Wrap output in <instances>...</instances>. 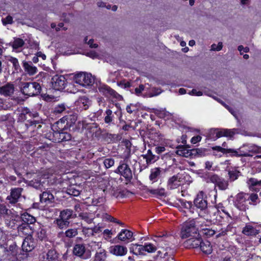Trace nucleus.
<instances>
[{
	"label": "nucleus",
	"mask_w": 261,
	"mask_h": 261,
	"mask_svg": "<svg viewBox=\"0 0 261 261\" xmlns=\"http://www.w3.org/2000/svg\"><path fill=\"white\" fill-rule=\"evenodd\" d=\"M161 172L162 170L160 168H155L151 170L149 179L152 183L158 180V178L160 175Z\"/></svg>",
	"instance_id": "nucleus-31"
},
{
	"label": "nucleus",
	"mask_w": 261,
	"mask_h": 261,
	"mask_svg": "<svg viewBox=\"0 0 261 261\" xmlns=\"http://www.w3.org/2000/svg\"><path fill=\"white\" fill-rule=\"evenodd\" d=\"M118 86H120L121 87L126 88L129 87L130 86V83L128 82H125L124 81H121L117 83Z\"/></svg>",
	"instance_id": "nucleus-64"
},
{
	"label": "nucleus",
	"mask_w": 261,
	"mask_h": 261,
	"mask_svg": "<svg viewBox=\"0 0 261 261\" xmlns=\"http://www.w3.org/2000/svg\"><path fill=\"white\" fill-rule=\"evenodd\" d=\"M195 206L201 210H205L207 206L206 196L203 191L199 192L194 201Z\"/></svg>",
	"instance_id": "nucleus-12"
},
{
	"label": "nucleus",
	"mask_w": 261,
	"mask_h": 261,
	"mask_svg": "<svg viewBox=\"0 0 261 261\" xmlns=\"http://www.w3.org/2000/svg\"><path fill=\"white\" fill-rule=\"evenodd\" d=\"M213 150H216L219 152H221L223 154L231 153V156H235L237 157L245 156L247 157L249 156H252L248 154L247 152L242 150V148H238L237 149H226L222 148L219 146H216L212 147Z\"/></svg>",
	"instance_id": "nucleus-7"
},
{
	"label": "nucleus",
	"mask_w": 261,
	"mask_h": 261,
	"mask_svg": "<svg viewBox=\"0 0 261 261\" xmlns=\"http://www.w3.org/2000/svg\"><path fill=\"white\" fill-rule=\"evenodd\" d=\"M115 172L119 173L120 175L124 177L125 180L127 181H130L133 178L132 172L130 168L128 165L124 163H120L117 170L115 171Z\"/></svg>",
	"instance_id": "nucleus-10"
},
{
	"label": "nucleus",
	"mask_w": 261,
	"mask_h": 261,
	"mask_svg": "<svg viewBox=\"0 0 261 261\" xmlns=\"http://www.w3.org/2000/svg\"><path fill=\"white\" fill-rule=\"evenodd\" d=\"M207 150L204 148H197V157L205 156L206 154Z\"/></svg>",
	"instance_id": "nucleus-62"
},
{
	"label": "nucleus",
	"mask_w": 261,
	"mask_h": 261,
	"mask_svg": "<svg viewBox=\"0 0 261 261\" xmlns=\"http://www.w3.org/2000/svg\"><path fill=\"white\" fill-rule=\"evenodd\" d=\"M8 61L13 64V66L16 71H17L20 69V65L19 64L18 60L16 58L10 57L8 59Z\"/></svg>",
	"instance_id": "nucleus-50"
},
{
	"label": "nucleus",
	"mask_w": 261,
	"mask_h": 261,
	"mask_svg": "<svg viewBox=\"0 0 261 261\" xmlns=\"http://www.w3.org/2000/svg\"><path fill=\"white\" fill-rule=\"evenodd\" d=\"M109 252L116 256H123L127 254V249L125 246L120 245L111 246L109 248Z\"/></svg>",
	"instance_id": "nucleus-13"
},
{
	"label": "nucleus",
	"mask_w": 261,
	"mask_h": 261,
	"mask_svg": "<svg viewBox=\"0 0 261 261\" xmlns=\"http://www.w3.org/2000/svg\"><path fill=\"white\" fill-rule=\"evenodd\" d=\"M154 113L158 117L160 118H164L165 117V116L167 115V113H168V112H166L165 110L161 109V110H158L155 109L154 111Z\"/></svg>",
	"instance_id": "nucleus-53"
},
{
	"label": "nucleus",
	"mask_w": 261,
	"mask_h": 261,
	"mask_svg": "<svg viewBox=\"0 0 261 261\" xmlns=\"http://www.w3.org/2000/svg\"><path fill=\"white\" fill-rule=\"evenodd\" d=\"M20 88L21 93L29 96L38 95L41 91L40 84L36 82H21Z\"/></svg>",
	"instance_id": "nucleus-2"
},
{
	"label": "nucleus",
	"mask_w": 261,
	"mask_h": 261,
	"mask_svg": "<svg viewBox=\"0 0 261 261\" xmlns=\"http://www.w3.org/2000/svg\"><path fill=\"white\" fill-rule=\"evenodd\" d=\"M240 148H242V150L247 152L248 154L252 155L250 153H261V147L255 144H245Z\"/></svg>",
	"instance_id": "nucleus-17"
},
{
	"label": "nucleus",
	"mask_w": 261,
	"mask_h": 261,
	"mask_svg": "<svg viewBox=\"0 0 261 261\" xmlns=\"http://www.w3.org/2000/svg\"><path fill=\"white\" fill-rule=\"evenodd\" d=\"M35 247V243L31 237H27L22 244V249L23 251L29 252Z\"/></svg>",
	"instance_id": "nucleus-19"
},
{
	"label": "nucleus",
	"mask_w": 261,
	"mask_h": 261,
	"mask_svg": "<svg viewBox=\"0 0 261 261\" xmlns=\"http://www.w3.org/2000/svg\"><path fill=\"white\" fill-rule=\"evenodd\" d=\"M239 133L238 129H225L224 137L232 138L235 134Z\"/></svg>",
	"instance_id": "nucleus-48"
},
{
	"label": "nucleus",
	"mask_w": 261,
	"mask_h": 261,
	"mask_svg": "<svg viewBox=\"0 0 261 261\" xmlns=\"http://www.w3.org/2000/svg\"><path fill=\"white\" fill-rule=\"evenodd\" d=\"M248 193L240 192L236 195V205L240 211H249V205L246 203Z\"/></svg>",
	"instance_id": "nucleus-9"
},
{
	"label": "nucleus",
	"mask_w": 261,
	"mask_h": 261,
	"mask_svg": "<svg viewBox=\"0 0 261 261\" xmlns=\"http://www.w3.org/2000/svg\"><path fill=\"white\" fill-rule=\"evenodd\" d=\"M144 159L146 160V163L147 164L154 162L159 157H156L155 155L153 154L151 150L149 149L147 150V152L146 154L142 155Z\"/></svg>",
	"instance_id": "nucleus-35"
},
{
	"label": "nucleus",
	"mask_w": 261,
	"mask_h": 261,
	"mask_svg": "<svg viewBox=\"0 0 261 261\" xmlns=\"http://www.w3.org/2000/svg\"><path fill=\"white\" fill-rule=\"evenodd\" d=\"M247 184L250 190L258 191L261 186V180H258L254 178H250L248 180Z\"/></svg>",
	"instance_id": "nucleus-23"
},
{
	"label": "nucleus",
	"mask_w": 261,
	"mask_h": 261,
	"mask_svg": "<svg viewBox=\"0 0 261 261\" xmlns=\"http://www.w3.org/2000/svg\"><path fill=\"white\" fill-rule=\"evenodd\" d=\"M199 246L201 251L205 254H209L212 252V247L211 246V243L208 241H201Z\"/></svg>",
	"instance_id": "nucleus-32"
},
{
	"label": "nucleus",
	"mask_w": 261,
	"mask_h": 261,
	"mask_svg": "<svg viewBox=\"0 0 261 261\" xmlns=\"http://www.w3.org/2000/svg\"><path fill=\"white\" fill-rule=\"evenodd\" d=\"M202 229L204 230V234L207 236H213L215 233H218L217 234V237H219L225 235L227 232L226 229L222 228L219 229L217 228L214 229L205 228H202Z\"/></svg>",
	"instance_id": "nucleus-21"
},
{
	"label": "nucleus",
	"mask_w": 261,
	"mask_h": 261,
	"mask_svg": "<svg viewBox=\"0 0 261 261\" xmlns=\"http://www.w3.org/2000/svg\"><path fill=\"white\" fill-rule=\"evenodd\" d=\"M22 190L23 189L21 188L12 189L10 195L7 196L6 199L10 203L15 204L17 202L18 199L20 198Z\"/></svg>",
	"instance_id": "nucleus-16"
},
{
	"label": "nucleus",
	"mask_w": 261,
	"mask_h": 261,
	"mask_svg": "<svg viewBox=\"0 0 261 261\" xmlns=\"http://www.w3.org/2000/svg\"><path fill=\"white\" fill-rule=\"evenodd\" d=\"M247 200L249 201V204L255 206L259 203L258 195L255 193H248Z\"/></svg>",
	"instance_id": "nucleus-34"
},
{
	"label": "nucleus",
	"mask_w": 261,
	"mask_h": 261,
	"mask_svg": "<svg viewBox=\"0 0 261 261\" xmlns=\"http://www.w3.org/2000/svg\"><path fill=\"white\" fill-rule=\"evenodd\" d=\"M181 205L183 207H184V208H186V209H187V210H188L189 211H190V209L192 207V202H189V201H182L181 202Z\"/></svg>",
	"instance_id": "nucleus-60"
},
{
	"label": "nucleus",
	"mask_w": 261,
	"mask_h": 261,
	"mask_svg": "<svg viewBox=\"0 0 261 261\" xmlns=\"http://www.w3.org/2000/svg\"><path fill=\"white\" fill-rule=\"evenodd\" d=\"M51 87L55 90L61 91L67 85V80L64 75L56 74L51 78Z\"/></svg>",
	"instance_id": "nucleus-8"
},
{
	"label": "nucleus",
	"mask_w": 261,
	"mask_h": 261,
	"mask_svg": "<svg viewBox=\"0 0 261 261\" xmlns=\"http://www.w3.org/2000/svg\"><path fill=\"white\" fill-rule=\"evenodd\" d=\"M40 200L45 204H50L54 201V196L49 191H44L40 195Z\"/></svg>",
	"instance_id": "nucleus-20"
},
{
	"label": "nucleus",
	"mask_w": 261,
	"mask_h": 261,
	"mask_svg": "<svg viewBox=\"0 0 261 261\" xmlns=\"http://www.w3.org/2000/svg\"><path fill=\"white\" fill-rule=\"evenodd\" d=\"M204 179L206 182L214 184L215 187H218L220 190L224 191L228 188V181L220 177L217 174L214 173L206 174L205 175Z\"/></svg>",
	"instance_id": "nucleus-3"
},
{
	"label": "nucleus",
	"mask_w": 261,
	"mask_h": 261,
	"mask_svg": "<svg viewBox=\"0 0 261 261\" xmlns=\"http://www.w3.org/2000/svg\"><path fill=\"white\" fill-rule=\"evenodd\" d=\"M106 116L105 117V122L109 125L114 124V116L113 112L110 109H107L106 112Z\"/></svg>",
	"instance_id": "nucleus-36"
},
{
	"label": "nucleus",
	"mask_w": 261,
	"mask_h": 261,
	"mask_svg": "<svg viewBox=\"0 0 261 261\" xmlns=\"http://www.w3.org/2000/svg\"><path fill=\"white\" fill-rule=\"evenodd\" d=\"M73 214V211L70 209H66L60 212L59 217L63 220L68 221L71 218Z\"/></svg>",
	"instance_id": "nucleus-37"
},
{
	"label": "nucleus",
	"mask_w": 261,
	"mask_h": 261,
	"mask_svg": "<svg viewBox=\"0 0 261 261\" xmlns=\"http://www.w3.org/2000/svg\"><path fill=\"white\" fill-rule=\"evenodd\" d=\"M242 232L247 236H256L259 233V230L257 227H254L250 224H247L243 228Z\"/></svg>",
	"instance_id": "nucleus-18"
},
{
	"label": "nucleus",
	"mask_w": 261,
	"mask_h": 261,
	"mask_svg": "<svg viewBox=\"0 0 261 261\" xmlns=\"http://www.w3.org/2000/svg\"><path fill=\"white\" fill-rule=\"evenodd\" d=\"M133 236V233L127 229H122L118 233L117 238L121 241H125L126 240L130 239Z\"/></svg>",
	"instance_id": "nucleus-28"
},
{
	"label": "nucleus",
	"mask_w": 261,
	"mask_h": 261,
	"mask_svg": "<svg viewBox=\"0 0 261 261\" xmlns=\"http://www.w3.org/2000/svg\"><path fill=\"white\" fill-rule=\"evenodd\" d=\"M184 243V246L186 248H196L198 247L201 243V238L198 233V236L190 237Z\"/></svg>",
	"instance_id": "nucleus-14"
},
{
	"label": "nucleus",
	"mask_w": 261,
	"mask_h": 261,
	"mask_svg": "<svg viewBox=\"0 0 261 261\" xmlns=\"http://www.w3.org/2000/svg\"><path fill=\"white\" fill-rule=\"evenodd\" d=\"M159 248H161L162 250H164L165 252L164 253V256H166L169 253V251L171 250L170 247L167 246V244H165V241L163 240L162 238H160V240L158 243Z\"/></svg>",
	"instance_id": "nucleus-44"
},
{
	"label": "nucleus",
	"mask_w": 261,
	"mask_h": 261,
	"mask_svg": "<svg viewBox=\"0 0 261 261\" xmlns=\"http://www.w3.org/2000/svg\"><path fill=\"white\" fill-rule=\"evenodd\" d=\"M102 227L100 226L98 224V225L95 226L94 227L91 228L92 230L93 235L94 236L96 234H98L101 232L102 230Z\"/></svg>",
	"instance_id": "nucleus-57"
},
{
	"label": "nucleus",
	"mask_w": 261,
	"mask_h": 261,
	"mask_svg": "<svg viewBox=\"0 0 261 261\" xmlns=\"http://www.w3.org/2000/svg\"><path fill=\"white\" fill-rule=\"evenodd\" d=\"M38 237L40 240H43L46 236V231L43 228H40L37 233Z\"/></svg>",
	"instance_id": "nucleus-59"
},
{
	"label": "nucleus",
	"mask_w": 261,
	"mask_h": 261,
	"mask_svg": "<svg viewBox=\"0 0 261 261\" xmlns=\"http://www.w3.org/2000/svg\"><path fill=\"white\" fill-rule=\"evenodd\" d=\"M66 107L65 103L59 104L54 108L53 113L56 115L61 114L66 110Z\"/></svg>",
	"instance_id": "nucleus-45"
},
{
	"label": "nucleus",
	"mask_w": 261,
	"mask_h": 261,
	"mask_svg": "<svg viewBox=\"0 0 261 261\" xmlns=\"http://www.w3.org/2000/svg\"><path fill=\"white\" fill-rule=\"evenodd\" d=\"M148 192L151 194L158 196H164L165 195V189L164 188L156 189H148Z\"/></svg>",
	"instance_id": "nucleus-46"
},
{
	"label": "nucleus",
	"mask_w": 261,
	"mask_h": 261,
	"mask_svg": "<svg viewBox=\"0 0 261 261\" xmlns=\"http://www.w3.org/2000/svg\"><path fill=\"white\" fill-rule=\"evenodd\" d=\"M47 138L54 142H61L62 141H69L71 136L67 132H59L52 130L46 134Z\"/></svg>",
	"instance_id": "nucleus-5"
},
{
	"label": "nucleus",
	"mask_w": 261,
	"mask_h": 261,
	"mask_svg": "<svg viewBox=\"0 0 261 261\" xmlns=\"http://www.w3.org/2000/svg\"><path fill=\"white\" fill-rule=\"evenodd\" d=\"M82 233L85 237H89L91 236H93L91 228L86 227L85 226H82Z\"/></svg>",
	"instance_id": "nucleus-51"
},
{
	"label": "nucleus",
	"mask_w": 261,
	"mask_h": 261,
	"mask_svg": "<svg viewBox=\"0 0 261 261\" xmlns=\"http://www.w3.org/2000/svg\"><path fill=\"white\" fill-rule=\"evenodd\" d=\"M106 168H109L114 165V160L112 158L105 159L103 162Z\"/></svg>",
	"instance_id": "nucleus-52"
},
{
	"label": "nucleus",
	"mask_w": 261,
	"mask_h": 261,
	"mask_svg": "<svg viewBox=\"0 0 261 261\" xmlns=\"http://www.w3.org/2000/svg\"><path fill=\"white\" fill-rule=\"evenodd\" d=\"M91 105V100L85 96L80 97L75 102L76 108L80 110H86Z\"/></svg>",
	"instance_id": "nucleus-15"
},
{
	"label": "nucleus",
	"mask_w": 261,
	"mask_h": 261,
	"mask_svg": "<svg viewBox=\"0 0 261 261\" xmlns=\"http://www.w3.org/2000/svg\"><path fill=\"white\" fill-rule=\"evenodd\" d=\"M8 209L6 208V206L5 205L0 204V215H8Z\"/></svg>",
	"instance_id": "nucleus-61"
},
{
	"label": "nucleus",
	"mask_w": 261,
	"mask_h": 261,
	"mask_svg": "<svg viewBox=\"0 0 261 261\" xmlns=\"http://www.w3.org/2000/svg\"><path fill=\"white\" fill-rule=\"evenodd\" d=\"M188 146H185L182 145H179L176 147V153L177 154L186 158L190 156V149H188Z\"/></svg>",
	"instance_id": "nucleus-30"
},
{
	"label": "nucleus",
	"mask_w": 261,
	"mask_h": 261,
	"mask_svg": "<svg viewBox=\"0 0 261 261\" xmlns=\"http://www.w3.org/2000/svg\"><path fill=\"white\" fill-rule=\"evenodd\" d=\"M73 254L83 259H86L91 256V253L86 251V247L83 244H77L75 245L73 249Z\"/></svg>",
	"instance_id": "nucleus-11"
},
{
	"label": "nucleus",
	"mask_w": 261,
	"mask_h": 261,
	"mask_svg": "<svg viewBox=\"0 0 261 261\" xmlns=\"http://www.w3.org/2000/svg\"><path fill=\"white\" fill-rule=\"evenodd\" d=\"M14 91V86L13 84L8 83L0 87V94L5 96L12 95Z\"/></svg>",
	"instance_id": "nucleus-22"
},
{
	"label": "nucleus",
	"mask_w": 261,
	"mask_h": 261,
	"mask_svg": "<svg viewBox=\"0 0 261 261\" xmlns=\"http://www.w3.org/2000/svg\"><path fill=\"white\" fill-rule=\"evenodd\" d=\"M22 114L25 116V118H28V115L30 117H33L34 118L37 117L38 115L36 112L32 113L29 109L28 108H24L22 110Z\"/></svg>",
	"instance_id": "nucleus-47"
},
{
	"label": "nucleus",
	"mask_w": 261,
	"mask_h": 261,
	"mask_svg": "<svg viewBox=\"0 0 261 261\" xmlns=\"http://www.w3.org/2000/svg\"><path fill=\"white\" fill-rule=\"evenodd\" d=\"M152 93L149 94V97H153L159 95L162 93V90L159 88H152Z\"/></svg>",
	"instance_id": "nucleus-58"
},
{
	"label": "nucleus",
	"mask_w": 261,
	"mask_h": 261,
	"mask_svg": "<svg viewBox=\"0 0 261 261\" xmlns=\"http://www.w3.org/2000/svg\"><path fill=\"white\" fill-rule=\"evenodd\" d=\"M224 133H225V128H222V129L217 128V131L216 132V136H215V137H213V139L214 140H215L220 137H224V136H225Z\"/></svg>",
	"instance_id": "nucleus-56"
},
{
	"label": "nucleus",
	"mask_w": 261,
	"mask_h": 261,
	"mask_svg": "<svg viewBox=\"0 0 261 261\" xmlns=\"http://www.w3.org/2000/svg\"><path fill=\"white\" fill-rule=\"evenodd\" d=\"M62 234H64L67 238H72L78 234V231L76 228H70L67 229L64 233H59V236H61Z\"/></svg>",
	"instance_id": "nucleus-42"
},
{
	"label": "nucleus",
	"mask_w": 261,
	"mask_h": 261,
	"mask_svg": "<svg viewBox=\"0 0 261 261\" xmlns=\"http://www.w3.org/2000/svg\"><path fill=\"white\" fill-rule=\"evenodd\" d=\"M228 175L230 179L233 181L238 178V173L236 171H229Z\"/></svg>",
	"instance_id": "nucleus-63"
},
{
	"label": "nucleus",
	"mask_w": 261,
	"mask_h": 261,
	"mask_svg": "<svg viewBox=\"0 0 261 261\" xmlns=\"http://www.w3.org/2000/svg\"><path fill=\"white\" fill-rule=\"evenodd\" d=\"M74 80L76 83L83 87L91 86L94 83V79L92 74L84 72L75 74Z\"/></svg>",
	"instance_id": "nucleus-4"
},
{
	"label": "nucleus",
	"mask_w": 261,
	"mask_h": 261,
	"mask_svg": "<svg viewBox=\"0 0 261 261\" xmlns=\"http://www.w3.org/2000/svg\"><path fill=\"white\" fill-rule=\"evenodd\" d=\"M144 251H146L148 253L154 252L157 249L156 247L151 243L145 244L144 245Z\"/></svg>",
	"instance_id": "nucleus-49"
},
{
	"label": "nucleus",
	"mask_w": 261,
	"mask_h": 261,
	"mask_svg": "<svg viewBox=\"0 0 261 261\" xmlns=\"http://www.w3.org/2000/svg\"><path fill=\"white\" fill-rule=\"evenodd\" d=\"M21 219L23 223L30 224H34L36 222V218L30 214L25 213L21 215Z\"/></svg>",
	"instance_id": "nucleus-33"
},
{
	"label": "nucleus",
	"mask_w": 261,
	"mask_h": 261,
	"mask_svg": "<svg viewBox=\"0 0 261 261\" xmlns=\"http://www.w3.org/2000/svg\"><path fill=\"white\" fill-rule=\"evenodd\" d=\"M2 21L4 25L12 24L13 23V17L10 15H8L6 17L2 18Z\"/></svg>",
	"instance_id": "nucleus-54"
},
{
	"label": "nucleus",
	"mask_w": 261,
	"mask_h": 261,
	"mask_svg": "<svg viewBox=\"0 0 261 261\" xmlns=\"http://www.w3.org/2000/svg\"><path fill=\"white\" fill-rule=\"evenodd\" d=\"M24 44V41L22 39L19 38H14V41L10 43V45L12 46L14 49H18L22 47Z\"/></svg>",
	"instance_id": "nucleus-40"
},
{
	"label": "nucleus",
	"mask_w": 261,
	"mask_h": 261,
	"mask_svg": "<svg viewBox=\"0 0 261 261\" xmlns=\"http://www.w3.org/2000/svg\"><path fill=\"white\" fill-rule=\"evenodd\" d=\"M55 223L57 225L58 227L60 229L66 228L69 224V222L68 221L63 220L60 217L56 220Z\"/></svg>",
	"instance_id": "nucleus-43"
},
{
	"label": "nucleus",
	"mask_w": 261,
	"mask_h": 261,
	"mask_svg": "<svg viewBox=\"0 0 261 261\" xmlns=\"http://www.w3.org/2000/svg\"><path fill=\"white\" fill-rule=\"evenodd\" d=\"M130 252L136 255H143L144 253V245L137 244H132L129 248Z\"/></svg>",
	"instance_id": "nucleus-26"
},
{
	"label": "nucleus",
	"mask_w": 261,
	"mask_h": 261,
	"mask_svg": "<svg viewBox=\"0 0 261 261\" xmlns=\"http://www.w3.org/2000/svg\"><path fill=\"white\" fill-rule=\"evenodd\" d=\"M80 187L76 186H70L67 189L66 192L68 194L73 196H78L80 194Z\"/></svg>",
	"instance_id": "nucleus-38"
},
{
	"label": "nucleus",
	"mask_w": 261,
	"mask_h": 261,
	"mask_svg": "<svg viewBox=\"0 0 261 261\" xmlns=\"http://www.w3.org/2000/svg\"><path fill=\"white\" fill-rule=\"evenodd\" d=\"M63 118H65L67 121V124H68L69 126H71L76 121L77 115L76 113H74L68 116H66Z\"/></svg>",
	"instance_id": "nucleus-41"
},
{
	"label": "nucleus",
	"mask_w": 261,
	"mask_h": 261,
	"mask_svg": "<svg viewBox=\"0 0 261 261\" xmlns=\"http://www.w3.org/2000/svg\"><path fill=\"white\" fill-rule=\"evenodd\" d=\"M106 257L107 254L106 251L104 249H100L96 253L94 261H105Z\"/></svg>",
	"instance_id": "nucleus-39"
},
{
	"label": "nucleus",
	"mask_w": 261,
	"mask_h": 261,
	"mask_svg": "<svg viewBox=\"0 0 261 261\" xmlns=\"http://www.w3.org/2000/svg\"><path fill=\"white\" fill-rule=\"evenodd\" d=\"M44 261H58L59 254L55 249H50L43 255Z\"/></svg>",
	"instance_id": "nucleus-25"
},
{
	"label": "nucleus",
	"mask_w": 261,
	"mask_h": 261,
	"mask_svg": "<svg viewBox=\"0 0 261 261\" xmlns=\"http://www.w3.org/2000/svg\"><path fill=\"white\" fill-rule=\"evenodd\" d=\"M23 67L25 71L27 72L30 75H34L37 72V67L33 66L32 63L23 62Z\"/></svg>",
	"instance_id": "nucleus-29"
},
{
	"label": "nucleus",
	"mask_w": 261,
	"mask_h": 261,
	"mask_svg": "<svg viewBox=\"0 0 261 261\" xmlns=\"http://www.w3.org/2000/svg\"><path fill=\"white\" fill-rule=\"evenodd\" d=\"M200 221L195 219L186 221L181 225L180 237L182 239H186L190 237L198 236V224Z\"/></svg>",
	"instance_id": "nucleus-1"
},
{
	"label": "nucleus",
	"mask_w": 261,
	"mask_h": 261,
	"mask_svg": "<svg viewBox=\"0 0 261 261\" xmlns=\"http://www.w3.org/2000/svg\"><path fill=\"white\" fill-rule=\"evenodd\" d=\"M98 91L103 95L108 98H115L118 100L123 99V97L110 87L105 84L100 85L98 87Z\"/></svg>",
	"instance_id": "nucleus-6"
},
{
	"label": "nucleus",
	"mask_w": 261,
	"mask_h": 261,
	"mask_svg": "<svg viewBox=\"0 0 261 261\" xmlns=\"http://www.w3.org/2000/svg\"><path fill=\"white\" fill-rule=\"evenodd\" d=\"M17 228L19 234H24L28 236L27 237H31L33 231L30 226L28 224L22 223L18 226Z\"/></svg>",
	"instance_id": "nucleus-24"
},
{
	"label": "nucleus",
	"mask_w": 261,
	"mask_h": 261,
	"mask_svg": "<svg viewBox=\"0 0 261 261\" xmlns=\"http://www.w3.org/2000/svg\"><path fill=\"white\" fill-rule=\"evenodd\" d=\"M180 180L177 175L169 178L168 180L167 187L170 190L176 189L180 186Z\"/></svg>",
	"instance_id": "nucleus-27"
},
{
	"label": "nucleus",
	"mask_w": 261,
	"mask_h": 261,
	"mask_svg": "<svg viewBox=\"0 0 261 261\" xmlns=\"http://www.w3.org/2000/svg\"><path fill=\"white\" fill-rule=\"evenodd\" d=\"M223 44L222 42H220L217 45L216 44H213L211 45V50L213 51H220L222 49Z\"/></svg>",
	"instance_id": "nucleus-55"
}]
</instances>
